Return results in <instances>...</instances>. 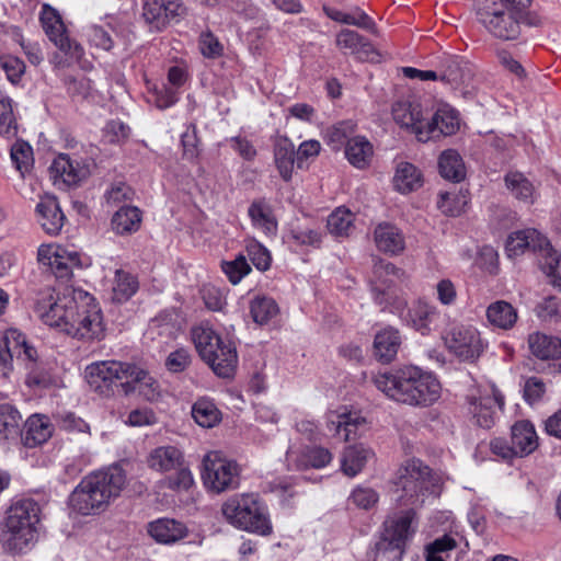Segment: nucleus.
Masks as SVG:
<instances>
[{
	"mask_svg": "<svg viewBox=\"0 0 561 561\" xmlns=\"http://www.w3.org/2000/svg\"><path fill=\"white\" fill-rule=\"evenodd\" d=\"M511 440L520 458L529 456L539 446V437L535 426L527 420L517 421L512 426Z\"/></svg>",
	"mask_w": 561,
	"mask_h": 561,
	"instance_id": "nucleus-30",
	"label": "nucleus"
},
{
	"mask_svg": "<svg viewBox=\"0 0 561 561\" xmlns=\"http://www.w3.org/2000/svg\"><path fill=\"white\" fill-rule=\"evenodd\" d=\"M133 190L123 182L113 184L104 193L105 204L111 207L123 206L122 204L133 199Z\"/></svg>",
	"mask_w": 561,
	"mask_h": 561,
	"instance_id": "nucleus-63",
	"label": "nucleus"
},
{
	"mask_svg": "<svg viewBox=\"0 0 561 561\" xmlns=\"http://www.w3.org/2000/svg\"><path fill=\"white\" fill-rule=\"evenodd\" d=\"M22 423V414L14 405L0 404V444L7 445L18 440Z\"/></svg>",
	"mask_w": 561,
	"mask_h": 561,
	"instance_id": "nucleus-34",
	"label": "nucleus"
},
{
	"mask_svg": "<svg viewBox=\"0 0 561 561\" xmlns=\"http://www.w3.org/2000/svg\"><path fill=\"white\" fill-rule=\"evenodd\" d=\"M401 345V337L398 330L386 328L378 332L374 340L375 356L385 363L391 362Z\"/></svg>",
	"mask_w": 561,
	"mask_h": 561,
	"instance_id": "nucleus-39",
	"label": "nucleus"
},
{
	"mask_svg": "<svg viewBox=\"0 0 561 561\" xmlns=\"http://www.w3.org/2000/svg\"><path fill=\"white\" fill-rule=\"evenodd\" d=\"M202 479L211 491L237 489L240 482L239 466L220 451L211 450L203 457Z\"/></svg>",
	"mask_w": 561,
	"mask_h": 561,
	"instance_id": "nucleus-9",
	"label": "nucleus"
},
{
	"mask_svg": "<svg viewBox=\"0 0 561 561\" xmlns=\"http://www.w3.org/2000/svg\"><path fill=\"white\" fill-rule=\"evenodd\" d=\"M539 264L550 283L561 289V251L549 244L543 254L540 255Z\"/></svg>",
	"mask_w": 561,
	"mask_h": 561,
	"instance_id": "nucleus-51",
	"label": "nucleus"
},
{
	"mask_svg": "<svg viewBox=\"0 0 561 561\" xmlns=\"http://www.w3.org/2000/svg\"><path fill=\"white\" fill-rule=\"evenodd\" d=\"M37 260L48 266L58 278H67L75 267L82 266L81 255L77 251L57 244H42L37 251Z\"/></svg>",
	"mask_w": 561,
	"mask_h": 561,
	"instance_id": "nucleus-13",
	"label": "nucleus"
},
{
	"mask_svg": "<svg viewBox=\"0 0 561 561\" xmlns=\"http://www.w3.org/2000/svg\"><path fill=\"white\" fill-rule=\"evenodd\" d=\"M181 145L183 149V158L193 161L199 156V139L197 137V127L190 123L185 125V129L181 134Z\"/></svg>",
	"mask_w": 561,
	"mask_h": 561,
	"instance_id": "nucleus-59",
	"label": "nucleus"
},
{
	"mask_svg": "<svg viewBox=\"0 0 561 561\" xmlns=\"http://www.w3.org/2000/svg\"><path fill=\"white\" fill-rule=\"evenodd\" d=\"M137 278L128 272L117 270L113 284V299L117 302L127 301L138 290Z\"/></svg>",
	"mask_w": 561,
	"mask_h": 561,
	"instance_id": "nucleus-54",
	"label": "nucleus"
},
{
	"mask_svg": "<svg viewBox=\"0 0 561 561\" xmlns=\"http://www.w3.org/2000/svg\"><path fill=\"white\" fill-rule=\"evenodd\" d=\"M54 433V425L45 414H32L24 422L19 438L23 446L35 448L45 444Z\"/></svg>",
	"mask_w": 561,
	"mask_h": 561,
	"instance_id": "nucleus-23",
	"label": "nucleus"
},
{
	"mask_svg": "<svg viewBox=\"0 0 561 561\" xmlns=\"http://www.w3.org/2000/svg\"><path fill=\"white\" fill-rule=\"evenodd\" d=\"M249 310L252 320L259 325L267 324L279 312L276 301L265 295L254 296L250 300Z\"/></svg>",
	"mask_w": 561,
	"mask_h": 561,
	"instance_id": "nucleus-47",
	"label": "nucleus"
},
{
	"mask_svg": "<svg viewBox=\"0 0 561 561\" xmlns=\"http://www.w3.org/2000/svg\"><path fill=\"white\" fill-rule=\"evenodd\" d=\"M286 459L290 466L297 469L308 467L323 468L332 460V454L323 447H311L299 451L295 446H290L286 453Z\"/></svg>",
	"mask_w": 561,
	"mask_h": 561,
	"instance_id": "nucleus-26",
	"label": "nucleus"
},
{
	"mask_svg": "<svg viewBox=\"0 0 561 561\" xmlns=\"http://www.w3.org/2000/svg\"><path fill=\"white\" fill-rule=\"evenodd\" d=\"M54 184L59 187H71L79 184L89 175V167L67 153L58 154L50 168Z\"/></svg>",
	"mask_w": 561,
	"mask_h": 561,
	"instance_id": "nucleus-17",
	"label": "nucleus"
},
{
	"mask_svg": "<svg viewBox=\"0 0 561 561\" xmlns=\"http://www.w3.org/2000/svg\"><path fill=\"white\" fill-rule=\"evenodd\" d=\"M35 211L37 221L46 233L56 236L60 232L65 222V215L55 196L47 195L42 197L36 205Z\"/></svg>",
	"mask_w": 561,
	"mask_h": 561,
	"instance_id": "nucleus-24",
	"label": "nucleus"
},
{
	"mask_svg": "<svg viewBox=\"0 0 561 561\" xmlns=\"http://www.w3.org/2000/svg\"><path fill=\"white\" fill-rule=\"evenodd\" d=\"M198 48L205 58L216 59L222 56L224 45L210 31L202 32L198 38Z\"/></svg>",
	"mask_w": 561,
	"mask_h": 561,
	"instance_id": "nucleus-61",
	"label": "nucleus"
},
{
	"mask_svg": "<svg viewBox=\"0 0 561 561\" xmlns=\"http://www.w3.org/2000/svg\"><path fill=\"white\" fill-rule=\"evenodd\" d=\"M180 331L178 316L170 310H164L152 318L148 324L147 335L151 340L175 339Z\"/></svg>",
	"mask_w": 561,
	"mask_h": 561,
	"instance_id": "nucleus-40",
	"label": "nucleus"
},
{
	"mask_svg": "<svg viewBox=\"0 0 561 561\" xmlns=\"http://www.w3.org/2000/svg\"><path fill=\"white\" fill-rule=\"evenodd\" d=\"M374 154L373 145L364 136H354L345 146V157L357 169L369 165Z\"/></svg>",
	"mask_w": 561,
	"mask_h": 561,
	"instance_id": "nucleus-43",
	"label": "nucleus"
},
{
	"mask_svg": "<svg viewBox=\"0 0 561 561\" xmlns=\"http://www.w3.org/2000/svg\"><path fill=\"white\" fill-rule=\"evenodd\" d=\"M374 242L380 252L389 255H399L405 248V240L401 230L388 222L376 226Z\"/></svg>",
	"mask_w": 561,
	"mask_h": 561,
	"instance_id": "nucleus-28",
	"label": "nucleus"
},
{
	"mask_svg": "<svg viewBox=\"0 0 561 561\" xmlns=\"http://www.w3.org/2000/svg\"><path fill=\"white\" fill-rule=\"evenodd\" d=\"M468 202L466 192H442L438 195L437 207L444 215L457 217L463 213Z\"/></svg>",
	"mask_w": 561,
	"mask_h": 561,
	"instance_id": "nucleus-50",
	"label": "nucleus"
},
{
	"mask_svg": "<svg viewBox=\"0 0 561 561\" xmlns=\"http://www.w3.org/2000/svg\"><path fill=\"white\" fill-rule=\"evenodd\" d=\"M185 11L179 0H145L142 4V18L154 30L160 31L167 24L182 15Z\"/></svg>",
	"mask_w": 561,
	"mask_h": 561,
	"instance_id": "nucleus-19",
	"label": "nucleus"
},
{
	"mask_svg": "<svg viewBox=\"0 0 561 561\" xmlns=\"http://www.w3.org/2000/svg\"><path fill=\"white\" fill-rule=\"evenodd\" d=\"M550 242L538 230L528 228L512 232L506 240L505 251L510 257L518 256L527 250L539 251L541 254L547 250Z\"/></svg>",
	"mask_w": 561,
	"mask_h": 561,
	"instance_id": "nucleus-20",
	"label": "nucleus"
},
{
	"mask_svg": "<svg viewBox=\"0 0 561 561\" xmlns=\"http://www.w3.org/2000/svg\"><path fill=\"white\" fill-rule=\"evenodd\" d=\"M460 128L458 112L444 104L433 114L431 119H425L424 130H419V141L426 142L442 136H451Z\"/></svg>",
	"mask_w": 561,
	"mask_h": 561,
	"instance_id": "nucleus-16",
	"label": "nucleus"
},
{
	"mask_svg": "<svg viewBox=\"0 0 561 561\" xmlns=\"http://www.w3.org/2000/svg\"><path fill=\"white\" fill-rule=\"evenodd\" d=\"M373 380L388 398L412 407L432 405L440 397L442 387L437 378L417 366L379 373Z\"/></svg>",
	"mask_w": 561,
	"mask_h": 561,
	"instance_id": "nucleus-2",
	"label": "nucleus"
},
{
	"mask_svg": "<svg viewBox=\"0 0 561 561\" xmlns=\"http://www.w3.org/2000/svg\"><path fill=\"white\" fill-rule=\"evenodd\" d=\"M142 213L136 206H121L111 220L112 230L118 236H129L140 229Z\"/></svg>",
	"mask_w": 561,
	"mask_h": 561,
	"instance_id": "nucleus-35",
	"label": "nucleus"
},
{
	"mask_svg": "<svg viewBox=\"0 0 561 561\" xmlns=\"http://www.w3.org/2000/svg\"><path fill=\"white\" fill-rule=\"evenodd\" d=\"M203 360L211 367L213 371L218 377L230 378L236 371L238 355L236 347L231 342L227 341L221 344L218 350H214V359Z\"/></svg>",
	"mask_w": 561,
	"mask_h": 561,
	"instance_id": "nucleus-33",
	"label": "nucleus"
},
{
	"mask_svg": "<svg viewBox=\"0 0 561 561\" xmlns=\"http://www.w3.org/2000/svg\"><path fill=\"white\" fill-rule=\"evenodd\" d=\"M295 153V146L289 139L280 138L276 141L274 148V161L279 175L286 182L293 176Z\"/></svg>",
	"mask_w": 561,
	"mask_h": 561,
	"instance_id": "nucleus-45",
	"label": "nucleus"
},
{
	"mask_svg": "<svg viewBox=\"0 0 561 561\" xmlns=\"http://www.w3.org/2000/svg\"><path fill=\"white\" fill-rule=\"evenodd\" d=\"M130 363L119 360H99L84 368V378L90 389L100 396L111 397L119 383L127 380Z\"/></svg>",
	"mask_w": 561,
	"mask_h": 561,
	"instance_id": "nucleus-8",
	"label": "nucleus"
},
{
	"mask_svg": "<svg viewBox=\"0 0 561 561\" xmlns=\"http://www.w3.org/2000/svg\"><path fill=\"white\" fill-rule=\"evenodd\" d=\"M516 309L507 301L497 300L486 309V319L495 328L510 330L517 321Z\"/></svg>",
	"mask_w": 561,
	"mask_h": 561,
	"instance_id": "nucleus-46",
	"label": "nucleus"
},
{
	"mask_svg": "<svg viewBox=\"0 0 561 561\" xmlns=\"http://www.w3.org/2000/svg\"><path fill=\"white\" fill-rule=\"evenodd\" d=\"M39 21L48 38L64 53L69 54L71 58L79 59L83 49L80 45L71 43L67 35L66 26L59 12L44 3L39 13Z\"/></svg>",
	"mask_w": 561,
	"mask_h": 561,
	"instance_id": "nucleus-12",
	"label": "nucleus"
},
{
	"mask_svg": "<svg viewBox=\"0 0 561 561\" xmlns=\"http://www.w3.org/2000/svg\"><path fill=\"white\" fill-rule=\"evenodd\" d=\"M148 534L162 545H172L187 535L184 524L171 518H158L148 524Z\"/></svg>",
	"mask_w": 561,
	"mask_h": 561,
	"instance_id": "nucleus-31",
	"label": "nucleus"
},
{
	"mask_svg": "<svg viewBox=\"0 0 561 561\" xmlns=\"http://www.w3.org/2000/svg\"><path fill=\"white\" fill-rule=\"evenodd\" d=\"M355 215L345 207L336 208L329 217L327 226L336 237H346L354 229Z\"/></svg>",
	"mask_w": 561,
	"mask_h": 561,
	"instance_id": "nucleus-53",
	"label": "nucleus"
},
{
	"mask_svg": "<svg viewBox=\"0 0 561 561\" xmlns=\"http://www.w3.org/2000/svg\"><path fill=\"white\" fill-rule=\"evenodd\" d=\"M405 549L381 536L370 551L371 561H401Z\"/></svg>",
	"mask_w": 561,
	"mask_h": 561,
	"instance_id": "nucleus-56",
	"label": "nucleus"
},
{
	"mask_svg": "<svg viewBox=\"0 0 561 561\" xmlns=\"http://www.w3.org/2000/svg\"><path fill=\"white\" fill-rule=\"evenodd\" d=\"M183 453L175 446H160L150 451L147 457L148 467L159 472H165L181 466Z\"/></svg>",
	"mask_w": 561,
	"mask_h": 561,
	"instance_id": "nucleus-36",
	"label": "nucleus"
},
{
	"mask_svg": "<svg viewBox=\"0 0 561 561\" xmlns=\"http://www.w3.org/2000/svg\"><path fill=\"white\" fill-rule=\"evenodd\" d=\"M407 279V273L397 267L393 263L378 259L374 266L369 279L370 290L374 300L382 309L396 305L400 308L405 301L398 297V286Z\"/></svg>",
	"mask_w": 561,
	"mask_h": 561,
	"instance_id": "nucleus-7",
	"label": "nucleus"
},
{
	"mask_svg": "<svg viewBox=\"0 0 561 561\" xmlns=\"http://www.w3.org/2000/svg\"><path fill=\"white\" fill-rule=\"evenodd\" d=\"M10 156L15 169L22 175H24L33 164V149L25 141L19 140L13 144Z\"/></svg>",
	"mask_w": 561,
	"mask_h": 561,
	"instance_id": "nucleus-57",
	"label": "nucleus"
},
{
	"mask_svg": "<svg viewBox=\"0 0 561 561\" xmlns=\"http://www.w3.org/2000/svg\"><path fill=\"white\" fill-rule=\"evenodd\" d=\"M444 316L435 305L419 299L412 304L402 319L407 325L422 335H427L439 329L444 322Z\"/></svg>",
	"mask_w": 561,
	"mask_h": 561,
	"instance_id": "nucleus-15",
	"label": "nucleus"
},
{
	"mask_svg": "<svg viewBox=\"0 0 561 561\" xmlns=\"http://www.w3.org/2000/svg\"><path fill=\"white\" fill-rule=\"evenodd\" d=\"M392 115L396 123L411 130L419 139V130L423 131L425 126L422 106L419 103L398 101L392 106Z\"/></svg>",
	"mask_w": 561,
	"mask_h": 561,
	"instance_id": "nucleus-29",
	"label": "nucleus"
},
{
	"mask_svg": "<svg viewBox=\"0 0 561 561\" xmlns=\"http://www.w3.org/2000/svg\"><path fill=\"white\" fill-rule=\"evenodd\" d=\"M468 405L473 423L482 428H491L497 419V411L504 407V397L494 385H490L468 396Z\"/></svg>",
	"mask_w": 561,
	"mask_h": 561,
	"instance_id": "nucleus-10",
	"label": "nucleus"
},
{
	"mask_svg": "<svg viewBox=\"0 0 561 561\" xmlns=\"http://www.w3.org/2000/svg\"><path fill=\"white\" fill-rule=\"evenodd\" d=\"M444 341L450 353L466 362L478 359L486 346L478 329L465 324L453 327L445 333Z\"/></svg>",
	"mask_w": 561,
	"mask_h": 561,
	"instance_id": "nucleus-11",
	"label": "nucleus"
},
{
	"mask_svg": "<svg viewBox=\"0 0 561 561\" xmlns=\"http://www.w3.org/2000/svg\"><path fill=\"white\" fill-rule=\"evenodd\" d=\"M221 268L232 285L239 284L251 272V266L242 254H239L231 261H224Z\"/></svg>",
	"mask_w": 561,
	"mask_h": 561,
	"instance_id": "nucleus-58",
	"label": "nucleus"
},
{
	"mask_svg": "<svg viewBox=\"0 0 561 561\" xmlns=\"http://www.w3.org/2000/svg\"><path fill=\"white\" fill-rule=\"evenodd\" d=\"M127 380L122 382V389L125 394H130L135 391L147 401H156L160 397L159 382L144 368L131 364L128 371Z\"/></svg>",
	"mask_w": 561,
	"mask_h": 561,
	"instance_id": "nucleus-22",
	"label": "nucleus"
},
{
	"mask_svg": "<svg viewBox=\"0 0 561 561\" xmlns=\"http://www.w3.org/2000/svg\"><path fill=\"white\" fill-rule=\"evenodd\" d=\"M248 215L254 228L262 230L265 234L276 232V219L270 203L264 198L254 199L248 208Z\"/></svg>",
	"mask_w": 561,
	"mask_h": 561,
	"instance_id": "nucleus-37",
	"label": "nucleus"
},
{
	"mask_svg": "<svg viewBox=\"0 0 561 561\" xmlns=\"http://www.w3.org/2000/svg\"><path fill=\"white\" fill-rule=\"evenodd\" d=\"M528 347L539 359H554L561 357V340L556 336L535 332L528 336Z\"/></svg>",
	"mask_w": 561,
	"mask_h": 561,
	"instance_id": "nucleus-38",
	"label": "nucleus"
},
{
	"mask_svg": "<svg viewBox=\"0 0 561 561\" xmlns=\"http://www.w3.org/2000/svg\"><path fill=\"white\" fill-rule=\"evenodd\" d=\"M192 363V355L185 347H179L165 358V368L173 374L183 373Z\"/></svg>",
	"mask_w": 561,
	"mask_h": 561,
	"instance_id": "nucleus-64",
	"label": "nucleus"
},
{
	"mask_svg": "<svg viewBox=\"0 0 561 561\" xmlns=\"http://www.w3.org/2000/svg\"><path fill=\"white\" fill-rule=\"evenodd\" d=\"M423 184V176L421 171L410 162H400L397 165L393 176L394 188L407 194L420 188Z\"/></svg>",
	"mask_w": 561,
	"mask_h": 561,
	"instance_id": "nucleus-44",
	"label": "nucleus"
},
{
	"mask_svg": "<svg viewBox=\"0 0 561 561\" xmlns=\"http://www.w3.org/2000/svg\"><path fill=\"white\" fill-rule=\"evenodd\" d=\"M15 131L12 100L9 96H0V135L10 137L15 135Z\"/></svg>",
	"mask_w": 561,
	"mask_h": 561,
	"instance_id": "nucleus-60",
	"label": "nucleus"
},
{
	"mask_svg": "<svg viewBox=\"0 0 561 561\" xmlns=\"http://www.w3.org/2000/svg\"><path fill=\"white\" fill-rule=\"evenodd\" d=\"M374 451L363 444L348 446L342 457V470L348 477H355L373 459Z\"/></svg>",
	"mask_w": 561,
	"mask_h": 561,
	"instance_id": "nucleus-41",
	"label": "nucleus"
},
{
	"mask_svg": "<svg viewBox=\"0 0 561 561\" xmlns=\"http://www.w3.org/2000/svg\"><path fill=\"white\" fill-rule=\"evenodd\" d=\"M335 43L340 49L356 54L360 48L369 46L365 38L352 30H342L337 35Z\"/></svg>",
	"mask_w": 561,
	"mask_h": 561,
	"instance_id": "nucleus-62",
	"label": "nucleus"
},
{
	"mask_svg": "<svg viewBox=\"0 0 561 561\" xmlns=\"http://www.w3.org/2000/svg\"><path fill=\"white\" fill-rule=\"evenodd\" d=\"M355 131L356 124L353 121H342L327 129L325 140L333 150H340L355 136Z\"/></svg>",
	"mask_w": 561,
	"mask_h": 561,
	"instance_id": "nucleus-52",
	"label": "nucleus"
},
{
	"mask_svg": "<svg viewBox=\"0 0 561 561\" xmlns=\"http://www.w3.org/2000/svg\"><path fill=\"white\" fill-rule=\"evenodd\" d=\"M192 416L199 426L205 428L216 426L221 420L220 411L211 400L206 398H201L193 404Z\"/></svg>",
	"mask_w": 561,
	"mask_h": 561,
	"instance_id": "nucleus-49",
	"label": "nucleus"
},
{
	"mask_svg": "<svg viewBox=\"0 0 561 561\" xmlns=\"http://www.w3.org/2000/svg\"><path fill=\"white\" fill-rule=\"evenodd\" d=\"M7 343L12 348V357L26 371L25 382L30 387L46 386L49 382V369L47 364L39 356L35 346L18 329L5 331Z\"/></svg>",
	"mask_w": 561,
	"mask_h": 561,
	"instance_id": "nucleus-6",
	"label": "nucleus"
},
{
	"mask_svg": "<svg viewBox=\"0 0 561 561\" xmlns=\"http://www.w3.org/2000/svg\"><path fill=\"white\" fill-rule=\"evenodd\" d=\"M226 522L250 534L267 537L273 533L268 507L254 493H236L221 506Z\"/></svg>",
	"mask_w": 561,
	"mask_h": 561,
	"instance_id": "nucleus-4",
	"label": "nucleus"
},
{
	"mask_svg": "<svg viewBox=\"0 0 561 561\" xmlns=\"http://www.w3.org/2000/svg\"><path fill=\"white\" fill-rule=\"evenodd\" d=\"M127 484L125 470L112 465L85 476L73 491H123Z\"/></svg>",
	"mask_w": 561,
	"mask_h": 561,
	"instance_id": "nucleus-14",
	"label": "nucleus"
},
{
	"mask_svg": "<svg viewBox=\"0 0 561 561\" xmlns=\"http://www.w3.org/2000/svg\"><path fill=\"white\" fill-rule=\"evenodd\" d=\"M504 182L511 195L519 202L533 204L536 201V188L524 173L511 171L506 173Z\"/></svg>",
	"mask_w": 561,
	"mask_h": 561,
	"instance_id": "nucleus-42",
	"label": "nucleus"
},
{
	"mask_svg": "<svg viewBox=\"0 0 561 561\" xmlns=\"http://www.w3.org/2000/svg\"><path fill=\"white\" fill-rule=\"evenodd\" d=\"M440 175L453 182H460L466 176V168L460 154L453 149L442 152L438 159Z\"/></svg>",
	"mask_w": 561,
	"mask_h": 561,
	"instance_id": "nucleus-48",
	"label": "nucleus"
},
{
	"mask_svg": "<svg viewBox=\"0 0 561 561\" xmlns=\"http://www.w3.org/2000/svg\"><path fill=\"white\" fill-rule=\"evenodd\" d=\"M41 295L42 298L35 304V312L45 324L81 340H101L104 336L101 308L89 293L66 288L55 299L47 288Z\"/></svg>",
	"mask_w": 561,
	"mask_h": 561,
	"instance_id": "nucleus-1",
	"label": "nucleus"
},
{
	"mask_svg": "<svg viewBox=\"0 0 561 561\" xmlns=\"http://www.w3.org/2000/svg\"><path fill=\"white\" fill-rule=\"evenodd\" d=\"M41 506L33 499L12 501L0 522V548L11 556L25 554L39 539Z\"/></svg>",
	"mask_w": 561,
	"mask_h": 561,
	"instance_id": "nucleus-3",
	"label": "nucleus"
},
{
	"mask_svg": "<svg viewBox=\"0 0 561 561\" xmlns=\"http://www.w3.org/2000/svg\"><path fill=\"white\" fill-rule=\"evenodd\" d=\"M417 528V517L414 510H408L389 516L383 522L381 536L407 549Z\"/></svg>",
	"mask_w": 561,
	"mask_h": 561,
	"instance_id": "nucleus-18",
	"label": "nucleus"
},
{
	"mask_svg": "<svg viewBox=\"0 0 561 561\" xmlns=\"http://www.w3.org/2000/svg\"><path fill=\"white\" fill-rule=\"evenodd\" d=\"M327 427L334 435L347 442L354 439L360 430L366 427V420L358 412L342 411L330 412L327 416Z\"/></svg>",
	"mask_w": 561,
	"mask_h": 561,
	"instance_id": "nucleus-21",
	"label": "nucleus"
},
{
	"mask_svg": "<svg viewBox=\"0 0 561 561\" xmlns=\"http://www.w3.org/2000/svg\"><path fill=\"white\" fill-rule=\"evenodd\" d=\"M323 11L331 20L343 24L355 25L365 30H373L375 25L373 20L359 9L345 13L333 8L323 7Z\"/></svg>",
	"mask_w": 561,
	"mask_h": 561,
	"instance_id": "nucleus-55",
	"label": "nucleus"
},
{
	"mask_svg": "<svg viewBox=\"0 0 561 561\" xmlns=\"http://www.w3.org/2000/svg\"><path fill=\"white\" fill-rule=\"evenodd\" d=\"M391 481L396 491H434L454 485L449 474L431 468L419 458L404 460L396 470Z\"/></svg>",
	"mask_w": 561,
	"mask_h": 561,
	"instance_id": "nucleus-5",
	"label": "nucleus"
},
{
	"mask_svg": "<svg viewBox=\"0 0 561 561\" xmlns=\"http://www.w3.org/2000/svg\"><path fill=\"white\" fill-rule=\"evenodd\" d=\"M191 334L195 348L202 359H214V350H218L226 342L206 322L194 327Z\"/></svg>",
	"mask_w": 561,
	"mask_h": 561,
	"instance_id": "nucleus-32",
	"label": "nucleus"
},
{
	"mask_svg": "<svg viewBox=\"0 0 561 561\" xmlns=\"http://www.w3.org/2000/svg\"><path fill=\"white\" fill-rule=\"evenodd\" d=\"M472 76V66L460 57H448L438 72V79L455 90L469 85Z\"/></svg>",
	"mask_w": 561,
	"mask_h": 561,
	"instance_id": "nucleus-25",
	"label": "nucleus"
},
{
	"mask_svg": "<svg viewBox=\"0 0 561 561\" xmlns=\"http://www.w3.org/2000/svg\"><path fill=\"white\" fill-rule=\"evenodd\" d=\"M118 493H70L68 506L70 513L79 515L96 514L105 510L112 495Z\"/></svg>",
	"mask_w": 561,
	"mask_h": 561,
	"instance_id": "nucleus-27",
	"label": "nucleus"
}]
</instances>
